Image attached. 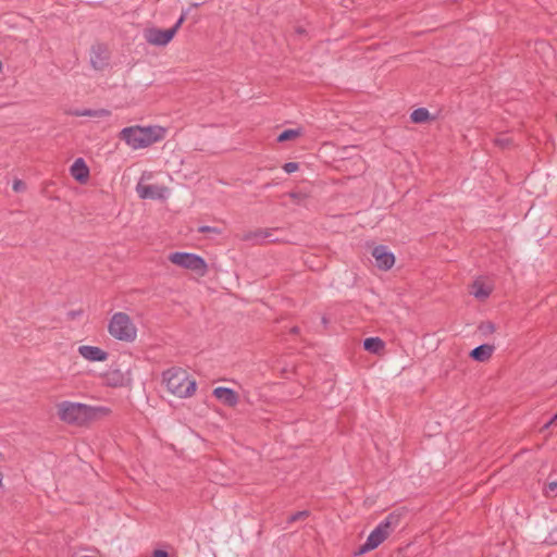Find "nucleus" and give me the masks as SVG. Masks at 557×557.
I'll use <instances>...</instances> for the list:
<instances>
[{
  "mask_svg": "<svg viewBox=\"0 0 557 557\" xmlns=\"http://www.w3.org/2000/svg\"><path fill=\"white\" fill-rule=\"evenodd\" d=\"M111 409L104 406H90L84 403L63 400L57 405L58 418L69 424L86 426L91 422L111 414Z\"/></svg>",
  "mask_w": 557,
  "mask_h": 557,
  "instance_id": "nucleus-1",
  "label": "nucleus"
},
{
  "mask_svg": "<svg viewBox=\"0 0 557 557\" xmlns=\"http://www.w3.org/2000/svg\"><path fill=\"white\" fill-rule=\"evenodd\" d=\"M166 135L168 128L161 125H133L122 128L119 138L133 150H139L162 141Z\"/></svg>",
  "mask_w": 557,
  "mask_h": 557,
  "instance_id": "nucleus-2",
  "label": "nucleus"
},
{
  "mask_svg": "<svg viewBox=\"0 0 557 557\" xmlns=\"http://www.w3.org/2000/svg\"><path fill=\"white\" fill-rule=\"evenodd\" d=\"M162 384L177 398H189L197 391L195 379L182 368H171L162 373Z\"/></svg>",
  "mask_w": 557,
  "mask_h": 557,
  "instance_id": "nucleus-3",
  "label": "nucleus"
},
{
  "mask_svg": "<svg viewBox=\"0 0 557 557\" xmlns=\"http://www.w3.org/2000/svg\"><path fill=\"white\" fill-rule=\"evenodd\" d=\"M108 333L116 341L133 343L137 337V327L127 313L119 311L110 318Z\"/></svg>",
  "mask_w": 557,
  "mask_h": 557,
  "instance_id": "nucleus-4",
  "label": "nucleus"
},
{
  "mask_svg": "<svg viewBox=\"0 0 557 557\" xmlns=\"http://www.w3.org/2000/svg\"><path fill=\"white\" fill-rule=\"evenodd\" d=\"M399 522V516L389 513L377 527L369 534L367 541L358 548L356 555H363L379 547L392 533L394 527Z\"/></svg>",
  "mask_w": 557,
  "mask_h": 557,
  "instance_id": "nucleus-5",
  "label": "nucleus"
},
{
  "mask_svg": "<svg viewBox=\"0 0 557 557\" xmlns=\"http://www.w3.org/2000/svg\"><path fill=\"white\" fill-rule=\"evenodd\" d=\"M168 260L172 264L195 272L199 276H205L208 273L206 260L196 253L174 251L168 256Z\"/></svg>",
  "mask_w": 557,
  "mask_h": 557,
  "instance_id": "nucleus-6",
  "label": "nucleus"
},
{
  "mask_svg": "<svg viewBox=\"0 0 557 557\" xmlns=\"http://www.w3.org/2000/svg\"><path fill=\"white\" fill-rule=\"evenodd\" d=\"M103 384L108 387H125L133 382L132 371H123L119 368H110L100 374Z\"/></svg>",
  "mask_w": 557,
  "mask_h": 557,
  "instance_id": "nucleus-7",
  "label": "nucleus"
},
{
  "mask_svg": "<svg viewBox=\"0 0 557 557\" xmlns=\"http://www.w3.org/2000/svg\"><path fill=\"white\" fill-rule=\"evenodd\" d=\"M175 37V29H160L157 27L146 28L144 32L145 40L156 47H165Z\"/></svg>",
  "mask_w": 557,
  "mask_h": 557,
  "instance_id": "nucleus-8",
  "label": "nucleus"
},
{
  "mask_svg": "<svg viewBox=\"0 0 557 557\" xmlns=\"http://www.w3.org/2000/svg\"><path fill=\"white\" fill-rule=\"evenodd\" d=\"M136 191L141 199H165L169 196V188L164 185H146L138 183Z\"/></svg>",
  "mask_w": 557,
  "mask_h": 557,
  "instance_id": "nucleus-9",
  "label": "nucleus"
},
{
  "mask_svg": "<svg viewBox=\"0 0 557 557\" xmlns=\"http://www.w3.org/2000/svg\"><path fill=\"white\" fill-rule=\"evenodd\" d=\"M372 257L375 260V265L383 271L392 269L395 263V256L386 246L380 245L374 247L372 250Z\"/></svg>",
  "mask_w": 557,
  "mask_h": 557,
  "instance_id": "nucleus-10",
  "label": "nucleus"
},
{
  "mask_svg": "<svg viewBox=\"0 0 557 557\" xmlns=\"http://www.w3.org/2000/svg\"><path fill=\"white\" fill-rule=\"evenodd\" d=\"M77 352L88 362H104L109 358V354L98 346L81 345Z\"/></svg>",
  "mask_w": 557,
  "mask_h": 557,
  "instance_id": "nucleus-11",
  "label": "nucleus"
},
{
  "mask_svg": "<svg viewBox=\"0 0 557 557\" xmlns=\"http://www.w3.org/2000/svg\"><path fill=\"white\" fill-rule=\"evenodd\" d=\"M72 177L81 184H86L90 176V171L83 158H77L70 168Z\"/></svg>",
  "mask_w": 557,
  "mask_h": 557,
  "instance_id": "nucleus-12",
  "label": "nucleus"
},
{
  "mask_svg": "<svg viewBox=\"0 0 557 557\" xmlns=\"http://www.w3.org/2000/svg\"><path fill=\"white\" fill-rule=\"evenodd\" d=\"M213 396L228 407H235L238 404L237 393L228 387H215L213 389Z\"/></svg>",
  "mask_w": 557,
  "mask_h": 557,
  "instance_id": "nucleus-13",
  "label": "nucleus"
},
{
  "mask_svg": "<svg viewBox=\"0 0 557 557\" xmlns=\"http://www.w3.org/2000/svg\"><path fill=\"white\" fill-rule=\"evenodd\" d=\"M492 292V284L486 283L481 278L475 280L470 287V294L481 301L487 299Z\"/></svg>",
  "mask_w": 557,
  "mask_h": 557,
  "instance_id": "nucleus-14",
  "label": "nucleus"
},
{
  "mask_svg": "<svg viewBox=\"0 0 557 557\" xmlns=\"http://www.w3.org/2000/svg\"><path fill=\"white\" fill-rule=\"evenodd\" d=\"M494 352V346L483 344L471 350L470 357L479 362L488 361Z\"/></svg>",
  "mask_w": 557,
  "mask_h": 557,
  "instance_id": "nucleus-15",
  "label": "nucleus"
},
{
  "mask_svg": "<svg viewBox=\"0 0 557 557\" xmlns=\"http://www.w3.org/2000/svg\"><path fill=\"white\" fill-rule=\"evenodd\" d=\"M363 347L371 354L380 355L385 348V343L380 337H368L363 342Z\"/></svg>",
  "mask_w": 557,
  "mask_h": 557,
  "instance_id": "nucleus-16",
  "label": "nucleus"
},
{
  "mask_svg": "<svg viewBox=\"0 0 557 557\" xmlns=\"http://www.w3.org/2000/svg\"><path fill=\"white\" fill-rule=\"evenodd\" d=\"M410 120L413 123L420 124V123H425V122L432 120V117H431V114L428 109L418 108L411 112Z\"/></svg>",
  "mask_w": 557,
  "mask_h": 557,
  "instance_id": "nucleus-17",
  "label": "nucleus"
},
{
  "mask_svg": "<svg viewBox=\"0 0 557 557\" xmlns=\"http://www.w3.org/2000/svg\"><path fill=\"white\" fill-rule=\"evenodd\" d=\"M111 112L107 109L99 110H84L75 112L76 116H94V117H108Z\"/></svg>",
  "mask_w": 557,
  "mask_h": 557,
  "instance_id": "nucleus-18",
  "label": "nucleus"
},
{
  "mask_svg": "<svg viewBox=\"0 0 557 557\" xmlns=\"http://www.w3.org/2000/svg\"><path fill=\"white\" fill-rule=\"evenodd\" d=\"M300 135L301 132L299 129H285L278 135L277 141L283 143L286 140H293L299 137Z\"/></svg>",
  "mask_w": 557,
  "mask_h": 557,
  "instance_id": "nucleus-19",
  "label": "nucleus"
},
{
  "mask_svg": "<svg viewBox=\"0 0 557 557\" xmlns=\"http://www.w3.org/2000/svg\"><path fill=\"white\" fill-rule=\"evenodd\" d=\"M494 144L498 147H500L502 149H506V148H509L511 147L512 145V139L511 137H509L508 135L506 134H499L495 137L494 139Z\"/></svg>",
  "mask_w": 557,
  "mask_h": 557,
  "instance_id": "nucleus-20",
  "label": "nucleus"
},
{
  "mask_svg": "<svg viewBox=\"0 0 557 557\" xmlns=\"http://www.w3.org/2000/svg\"><path fill=\"white\" fill-rule=\"evenodd\" d=\"M543 494L547 498L557 497V480L548 482L543 488Z\"/></svg>",
  "mask_w": 557,
  "mask_h": 557,
  "instance_id": "nucleus-21",
  "label": "nucleus"
},
{
  "mask_svg": "<svg viewBox=\"0 0 557 557\" xmlns=\"http://www.w3.org/2000/svg\"><path fill=\"white\" fill-rule=\"evenodd\" d=\"M309 517L308 510L297 511L289 516L288 523H294L298 520H302Z\"/></svg>",
  "mask_w": 557,
  "mask_h": 557,
  "instance_id": "nucleus-22",
  "label": "nucleus"
},
{
  "mask_svg": "<svg viewBox=\"0 0 557 557\" xmlns=\"http://www.w3.org/2000/svg\"><path fill=\"white\" fill-rule=\"evenodd\" d=\"M12 188L15 193H22L26 189V185L22 180L16 178L13 181Z\"/></svg>",
  "mask_w": 557,
  "mask_h": 557,
  "instance_id": "nucleus-23",
  "label": "nucleus"
},
{
  "mask_svg": "<svg viewBox=\"0 0 557 557\" xmlns=\"http://www.w3.org/2000/svg\"><path fill=\"white\" fill-rule=\"evenodd\" d=\"M298 169L299 165L296 162H287L283 165V170L288 174L296 172Z\"/></svg>",
  "mask_w": 557,
  "mask_h": 557,
  "instance_id": "nucleus-24",
  "label": "nucleus"
},
{
  "mask_svg": "<svg viewBox=\"0 0 557 557\" xmlns=\"http://www.w3.org/2000/svg\"><path fill=\"white\" fill-rule=\"evenodd\" d=\"M185 21V14H182L180 16V18L177 20V22L175 23V25L173 27H171L170 29H175V34L178 32V29L181 28L182 24L184 23Z\"/></svg>",
  "mask_w": 557,
  "mask_h": 557,
  "instance_id": "nucleus-25",
  "label": "nucleus"
},
{
  "mask_svg": "<svg viewBox=\"0 0 557 557\" xmlns=\"http://www.w3.org/2000/svg\"><path fill=\"white\" fill-rule=\"evenodd\" d=\"M557 421V412L553 416V418L543 426V430L549 429Z\"/></svg>",
  "mask_w": 557,
  "mask_h": 557,
  "instance_id": "nucleus-26",
  "label": "nucleus"
},
{
  "mask_svg": "<svg viewBox=\"0 0 557 557\" xmlns=\"http://www.w3.org/2000/svg\"><path fill=\"white\" fill-rule=\"evenodd\" d=\"M152 557H169V555L165 550L156 549L152 554Z\"/></svg>",
  "mask_w": 557,
  "mask_h": 557,
  "instance_id": "nucleus-27",
  "label": "nucleus"
},
{
  "mask_svg": "<svg viewBox=\"0 0 557 557\" xmlns=\"http://www.w3.org/2000/svg\"><path fill=\"white\" fill-rule=\"evenodd\" d=\"M485 330L488 331V332H494L495 331V326L493 323L488 322L485 324Z\"/></svg>",
  "mask_w": 557,
  "mask_h": 557,
  "instance_id": "nucleus-28",
  "label": "nucleus"
},
{
  "mask_svg": "<svg viewBox=\"0 0 557 557\" xmlns=\"http://www.w3.org/2000/svg\"><path fill=\"white\" fill-rule=\"evenodd\" d=\"M81 312H75V311H72L69 313V315L71 317V319H74L76 318Z\"/></svg>",
  "mask_w": 557,
  "mask_h": 557,
  "instance_id": "nucleus-29",
  "label": "nucleus"
},
{
  "mask_svg": "<svg viewBox=\"0 0 557 557\" xmlns=\"http://www.w3.org/2000/svg\"><path fill=\"white\" fill-rule=\"evenodd\" d=\"M2 479H3V475H2V473L0 472V488L2 487Z\"/></svg>",
  "mask_w": 557,
  "mask_h": 557,
  "instance_id": "nucleus-30",
  "label": "nucleus"
},
{
  "mask_svg": "<svg viewBox=\"0 0 557 557\" xmlns=\"http://www.w3.org/2000/svg\"><path fill=\"white\" fill-rule=\"evenodd\" d=\"M2 71V62L0 61V72Z\"/></svg>",
  "mask_w": 557,
  "mask_h": 557,
  "instance_id": "nucleus-31",
  "label": "nucleus"
},
{
  "mask_svg": "<svg viewBox=\"0 0 557 557\" xmlns=\"http://www.w3.org/2000/svg\"><path fill=\"white\" fill-rule=\"evenodd\" d=\"M2 458V454L0 453V459Z\"/></svg>",
  "mask_w": 557,
  "mask_h": 557,
  "instance_id": "nucleus-32",
  "label": "nucleus"
}]
</instances>
